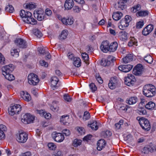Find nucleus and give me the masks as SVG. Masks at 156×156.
<instances>
[{"label": "nucleus", "instance_id": "obj_45", "mask_svg": "<svg viewBox=\"0 0 156 156\" xmlns=\"http://www.w3.org/2000/svg\"><path fill=\"white\" fill-rule=\"evenodd\" d=\"M126 102L129 105L134 104L136 102V99L134 97H131L128 100H126Z\"/></svg>", "mask_w": 156, "mask_h": 156}, {"label": "nucleus", "instance_id": "obj_21", "mask_svg": "<svg viewBox=\"0 0 156 156\" xmlns=\"http://www.w3.org/2000/svg\"><path fill=\"white\" fill-rule=\"evenodd\" d=\"M61 21L64 24L66 25H70L73 23V19L69 17L62 18L61 19Z\"/></svg>", "mask_w": 156, "mask_h": 156}, {"label": "nucleus", "instance_id": "obj_60", "mask_svg": "<svg viewBox=\"0 0 156 156\" xmlns=\"http://www.w3.org/2000/svg\"><path fill=\"white\" fill-rule=\"evenodd\" d=\"M36 113L39 114L41 116H44V115L45 113V112L43 110H37L36 111Z\"/></svg>", "mask_w": 156, "mask_h": 156}, {"label": "nucleus", "instance_id": "obj_9", "mask_svg": "<svg viewBox=\"0 0 156 156\" xmlns=\"http://www.w3.org/2000/svg\"><path fill=\"white\" fill-rule=\"evenodd\" d=\"M28 138V134L24 132H19L17 135L16 140L19 143H25L27 141Z\"/></svg>", "mask_w": 156, "mask_h": 156}, {"label": "nucleus", "instance_id": "obj_54", "mask_svg": "<svg viewBox=\"0 0 156 156\" xmlns=\"http://www.w3.org/2000/svg\"><path fill=\"white\" fill-rule=\"evenodd\" d=\"M64 99L67 102H70L72 100V98L68 94H65L64 95Z\"/></svg>", "mask_w": 156, "mask_h": 156}, {"label": "nucleus", "instance_id": "obj_8", "mask_svg": "<svg viewBox=\"0 0 156 156\" xmlns=\"http://www.w3.org/2000/svg\"><path fill=\"white\" fill-rule=\"evenodd\" d=\"M21 109V106L20 105L16 104L13 106H11L8 108L9 114L11 115L19 114V112H20Z\"/></svg>", "mask_w": 156, "mask_h": 156}, {"label": "nucleus", "instance_id": "obj_12", "mask_svg": "<svg viewBox=\"0 0 156 156\" xmlns=\"http://www.w3.org/2000/svg\"><path fill=\"white\" fill-rule=\"evenodd\" d=\"M52 137L56 141L58 142H61L64 139V136L61 133H53L52 134Z\"/></svg>", "mask_w": 156, "mask_h": 156}, {"label": "nucleus", "instance_id": "obj_57", "mask_svg": "<svg viewBox=\"0 0 156 156\" xmlns=\"http://www.w3.org/2000/svg\"><path fill=\"white\" fill-rule=\"evenodd\" d=\"M5 58L3 55L0 53V63L1 64H5Z\"/></svg>", "mask_w": 156, "mask_h": 156}, {"label": "nucleus", "instance_id": "obj_3", "mask_svg": "<svg viewBox=\"0 0 156 156\" xmlns=\"http://www.w3.org/2000/svg\"><path fill=\"white\" fill-rule=\"evenodd\" d=\"M143 92L146 97H151L155 94L156 89L155 87L151 84L146 85L143 87Z\"/></svg>", "mask_w": 156, "mask_h": 156}, {"label": "nucleus", "instance_id": "obj_22", "mask_svg": "<svg viewBox=\"0 0 156 156\" xmlns=\"http://www.w3.org/2000/svg\"><path fill=\"white\" fill-rule=\"evenodd\" d=\"M115 7L117 9L119 10H122L126 8V4L121 0H119V2L116 5Z\"/></svg>", "mask_w": 156, "mask_h": 156}, {"label": "nucleus", "instance_id": "obj_29", "mask_svg": "<svg viewBox=\"0 0 156 156\" xmlns=\"http://www.w3.org/2000/svg\"><path fill=\"white\" fill-rule=\"evenodd\" d=\"M60 121L63 124L66 125H68V124H69V116L67 115L62 116L61 119Z\"/></svg>", "mask_w": 156, "mask_h": 156}, {"label": "nucleus", "instance_id": "obj_37", "mask_svg": "<svg viewBox=\"0 0 156 156\" xmlns=\"http://www.w3.org/2000/svg\"><path fill=\"white\" fill-rule=\"evenodd\" d=\"M136 40L134 37H131L130 41L128 43V45L129 46H132L133 45L136 46Z\"/></svg>", "mask_w": 156, "mask_h": 156}, {"label": "nucleus", "instance_id": "obj_49", "mask_svg": "<svg viewBox=\"0 0 156 156\" xmlns=\"http://www.w3.org/2000/svg\"><path fill=\"white\" fill-rule=\"evenodd\" d=\"M90 117V115L89 113L87 111L85 112L83 116V119L87 120L89 119Z\"/></svg>", "mask_w": 156, "mask_h": 156}, {"label": "nucleus", "instance_id": "obj_16", "mask_svg": "<svg viewBox=\"0 0 156 156\" xmlns=\"http://www.w3.org/2000/svg\"><path fill=\"white\" fill-rule=\"evenodd\" d=\"M154 26L150 24L147 25L143 30L142 31L143 35L146 36L149 34L153 30Z\"/></svg>", "mask_w": 156, "mask_h": 156}, {"label": "nucleus", "instance_id": "obj_17", "mask_svg": "<svg viewBox=\"0 0 156 156\" xmlns=\"http://www.w3.org/2000/svg\"><path fill=\"white\" fill-rule=\"evenodd\" d=\"M109 46V43L107 41L102 42L100 47L101 50L104 52H107L109 51L108 48Z\"/></svg>", "mask_w": 156, "mask_h": 156}, {"label": "nucleus", "instance_id": "obj_13", "mask_svg": "<svg viewBox=\"0 0 156 156\" xmlns=\"http://www.w3.org/2000/svg\"><path fill=\"white\" fill-rule=\"evenodd\" d=\"M115 60L114 57L112 56L109 55L107 59L101 60V65L105 66H108Z\"/></svg>", "mask_w": 156, "mask_h": 156}, {"label": "nucleus", "instance_id": "obj_61", "mask_svg": "<svg viewBox=\"0 0 156 156\" xmlns=\"http://www.w3.org/2000/svg\"><path fill=\"white\" fill-rule=\"evenodd\" d=\"M73 10L74 12L78 13L80 11L81 9L78 6H75L73 7Z\"/></svg>", "mask_w": 156, "mask_h": 156}, {"label": "nucleus", "instance_id": "obj_36", "mask_svg": "<svg viewBox=\"0 0 156 156\" xmlns=\"http://www.w3.org/2000/svg\"><path fill=\"white\" fill-rule=\"evenodd\" d=\"M149 12L147 10H140L137 12L139 16L140 17L145 16L148 15Z\"/></svg>", "mask_w": 156, "mask_h": 156}, {"label": "nucleus", "instance_id": "obj_18", "mask_svg": "<svg viewBox=\"0 0 156 156\" xmlns=\"http://www.w3.org/2000/svg\"><path fill=\"white\" fill-rule=\"evenodd\" d=\"M58 81L59 80L57 77L55 76L52 77L51 79V87L53 90L59 86L58 83Z\"/></svg>", "mask_w": 156, "mask_h": 156}, {"label": "nucleus", "instance_id": "obj_28", "mask_svg": "<svg viewBox=\"0 0 156 156\" xmlns=\"http://www.w3.org/2000/svg\"><path fill=\"white\" fill-rule=\"evenodd\" d=\"M118 43L116 42H113L109 44V48H108L109 51L114 52L117 48L118 47Z\"/></svg>", "mask_w": 156, "mask_h": 156}, {"label": "nucleus", "instance_id": "obj_64", "mask_svg": "<svg viewBox=\"0 0 156 156\" xmlns=\"http://www.w3.org/2000/svg\"><path fill=\"white\" fill-rule=\"evenodd\" d=\"M92 136L90 134L88 135L87 136H85L83 138V140H84L88 141L89 140H90L92 138Z\"/></svg>", "mask_w": 156, "mask_h": 156}, {"label": "nucleus", "instance_id": "obj_1", "mask_svg": "<svg viewBox=\"0 0 156 156\" xmlns=\"http://www.w3.org/2000/svg\"><path fill=\"white\" fill-rule=\"evenodd\" d=\"M20 15L24 22L32 25L37 24V20L33 18L30 12L22 10L20 12Z\"/></svg>", "mask_w": 156, "mask_h": 156}, {"label": "nucleus", "instance_id": "obj_55", "mask_svg": "<svg viewBox=\"0 0 156 156\" xmlns=\"http://www.w3.org/2000/svg\"><path fill=\"white\" fill-rule=\"evenodd\" d=\"M90 89L93 92L95 91L97 89V87L94 83H91L89 85Z\"/></svg>", "mask_w": 156, "mask_h": 156}, {"label": "nucleus", "instance_id": "obj_10", "mask_svg": "<svg viewBox=\"0 0 156 156\" xmlns=\"http://www.w3.org/2000/svg\"><path fill=\"white\" fill-rule=\"evenodd\" d=\"M34 118L30 114L27 113L24 115L22 119V121L24 124H29L33 122Z\"/></svg>", "mask_w": 156, "mask_h": 156}, {"label": "nucleus", "instance_id": "obj_25", "mask_svg": "<svg viewBox=\"0 0 156 156\" xmlns=\"http://www.w3.org/2000/svg\"><path fill=\"white\" fill-rule=\"evenodd\" d=\"M74 5V2L73 0H66V1L64 6L66 9H71Z\"/></svg>", "mask_w": 156, "mask_h": 156}, {"label": "nucleus", "instance_id": "obj_62", "mask_svg": "<svg viewBox=\"0 0 156 156\" xmlns=\"http://www.w3.org/2000/svg\"><path fill=\"white\" fill-rule=\"evenodd\" d=\"M62 132V133L66 136H69L70 134L69 130L67 129H63Z\"/></svg>", "mask_w": 156, "mask_h": 156}, {"label": "nucleus", "instance_id": "obj_15", "mask_svg": "<svg viewBox=\"0 0 156 156\" xmlns=\"http://www.w3.org/2000/svg\"><path fill=\"white\" fill-rule=\"evenodd\" d=\"M133 67V66L130 65H123L119 66L118 69L120 71L125 73L129 72Z\"/></svg>", "mask_w": 156, "mask_h": 156}, {"label": "nucleus", "instance_id": "obj_59", "mask_svg": "<svg viewBox=\"0 0 156 156\" xmlns=\"http://www.w3.org/2000/svg\"><path fill=\"white\" fill-rule=\"evenodd\" d=\"M40 63L41 65L42 66L47 67L48 66V62H45L44 60H41L40 61Z\"/></svg>", "mask_w": 156, "mask_h": 156}, {"label": "nucleus", "instance_id": "obj_20", "mask_svg": "<svg viewBox=\"0 0 156 156\" xmlns=\"http://www.w3.org/2000/svg\"><path fill=\"white\" fill-rule=\"evenodd\" d=\"M117 84V81L114 77H112L108 84V86L111 89H114Z\"/></svg>", "mask_w": 156, "mask_h": 156}, {"label": "nucleus", "instance_id": "obj_40", "mask_svg": "<svg viewBox=\"0 0 156 156\" xmlns=\"http://www.w3.org/2000/svg\"><path fill=\"white\" fill-rule=\"evenodd\" d=\"M24 6L26 8L31 10L35 8L36 7V5L34 3L30 2L27 4H26Z\"/></svg>", "mask_w": 156, "mask_h": 156}, {"label": "nucleus", "instance_id": "obj_4", "mask_svg": "<svg viewBox=\"0 0 156 156\" xmlns=\"http://www.w3.org/2000/svg\"><path fill=\"white\" fill-rule=\"evenodd\" d=\"M138 121L140 126L144 130L148 131L150 129L151 125L147 119L144 117H141L138 120Z\"/></svg>", "mask_w": 156, "mask_h": 156}, {"label": "nucleus", "instance_id": "obj_34", "mask_svg": "<svg viewBox=\"0 0 156 156\" xmlns=\"http://www.w3.org/2000/svg\"><path fill=\"white\" fill-rule=\"evenodd\" d=\"M22 94H23L22 98L25 101H28L30 100V96L27 92L23 91Z\"/></svg>", "mask_w": 156, "mask_h": 156}, {"label": "nucleus", "instance_id": "obj_30", "mask_svg": "<svg viewBox=\"0 0 156 156\" xmlns=\"http://www.w3.org/2000/svg\"><path fill=\"white\" fill-rule=\"evenodd\" d=\"M58 102L56 101H53L50 105V109L53 111H56L58 110Z\"/></svg>", "mask_w": 156, "mask_h": 156}, {"label": "nucleus", "instance_id": "obj_56", "mask_svg": "<svg viewBox=\"0 0 156 156\" xmlns=\"http://www.w3.org/2000/svg\"><path fill=\"white\" fill-rule=\"evenodd\" d=\"M112 135V133L109 131H106L104 133L103 136L104 138H108Z\"/></svg>", "mask_w": 156, "mask_h": 156}, {"label": "nucleus", "instance_id": "obj_52", "mask_svg": "<svg viewBox=\"0 0 156 156\" xmlns=\"http://www.w3.org/2000/svg\"><path fill=\"white\" fill-rule=\"evenodd\" d=\"M77 130L80 135L84 134L85 133V130L82 127H77Z\"/></svg>", "mask_w": 156, "mask_h": 156}, {"label": "nucleus", "instance_id": "obj_23", "mask_svg": "<svg viewBox=\"0 0 156 156\" xmlns=\"http://www.w3.org/2000/svg\"><path fill=\"white\" fill-rule=\"evenodd\" d=\"M97 144V150L100 151L105 147L106 145V142L104 139H100L98 142Z\"/></svg>", "mask_w": 156, "mask_h": 156}, {"label": "nucleus", "instance_id": "obj_41", "mask_svg": "<svg viewBox=\"0 0 156 156\" xmlns=\"http://www.w3.org/2000/svg\"><path fill=\"white\" fill-rule=\"evenodd\" d=\"M144 60L148 63L151 64L153 61V58L150 55H147L144 58Z\"/></svg>", "mask_w": 156, "mask_h": 156}, {"label": "nucleus", "instance_id": "obj_46", "mask_svg": "<svg viewBox=\"0 0 156 156\" xmlns=\"http://www.w3.org/2000/svg\"><path fill=\"white\" fill-rule=\"evenodd\" d=\"M11 54L13 56L17 57L19 55V52L17 49H12L11 51Z\"/></svg>", "mask_w": 156, "mask_h": 156}, {"label": "nucleus", "instance_id": "obj_43", "mask_svg": "<svg viewBox=\"0 0 156 156\" xmlns=\"http://www.w3.org/2000/svg\"><path fill=\"white\" fill-rule=\"evenodd\" d=\"M34 34L37 37L39 38L42 36L41 31L38 29H35L34 30Z\"/></svg>", "mask_w": 156, "mask_h": 156}, {"label": "nucleus", "instance_id": "obj_2", "mask_svg": "<svg viewBox=\"0 0 156 156\" xmlns=\"http://www.w3.org/2000/svg\"><path fill=\"white\" fill-rule=\"evenodd\" d=\"M14 68L12 64L5 66L2 68V74L5 78L9 81H12L15 79L14 76L11 73L13 70Z\"/></svg>", "mask_w": 156, "mask_h": 156}, {"label": "nucleus", "instance_id": "obj_32", "mask_svg": "<svg viewBox=\"0 0 156 156\" xmlns=\"http://www.w3.org/2000/svg\"><path fill=\"white\" fill-rule=\"evenodd\" d=\"M89 126V127H91V128L95 130H97L98 127L97 124V122L96 121L93 120L91 122L90 124L88 125Z\"/></svg>", "mask_w": 156, "mask_h": 156}, {"label": "nucleus", "instance_id": "obj_44", "mask_svg": "<svg viewBox=\"0 0 156 156\" xmlns=\"http://www.w3.org/2000/svg\"><path fill=\"white\" fill-rule=\"evenodd\" d=\"M82 140H80L75 139L73 142V145L74 147H77L81 144Z\"/></svg>", "mask_w": 156, "mask_h": 156}, {"label": "nucleus", "instance_id": "obj_63", "mask_svg": "<svg viewBox=\"0 0 156 156\" xmlns=\"http://www.w3.org/2000/svg\"><path fill=\"white\" fill-rule=\"evenodd\" d=\"M45 13L46 15L50 16L51 15L52 12L49 9H47L45 10Z\"/></svg>", "mask_w": 156, "mask_h": 156}, {"label": "nucleus", "instance_id": "obj_5", "mask_svg": "<svg viewBox=\"0 0 156 156\" xmlns=\"http://www.w3.org/2000/svg\"><path fill=\"white\" fill-rule=\"evenodd\" d=\"M132 18L131 16H126L124 19H122L119 25V28L121 30H124L128 27L129 25V23L131 20Z\"/></svg>", "mask_w": 156, "mask_h": 156}, {"label": "nucleus", "instance_id": "obj_38", "mask_svg": "<svg viewBox=\"0 0 156 156\" xmlns=\"http://www.w3.org/2000/svg\"><path fill=\"white\" fill-rule=\"evenodd\" d=\"M155 106V104L152 101H149L145 105V108L148 109H152Z\"/></svg>", "mask_w": 156, "mask_h": 156}, {"label": "nucleus", "instance_id": "obj_51", "mask_svg": "<svg viewBox=\"0 0 156 156\" xmlns=\"http://www.w3.org/2000/svg\"><path fill=\"white\" fill-rule=\"evenodd\" d=\"M144 25V21L143 20L137 22V29L141 28Z\"/></svg>", "mask_w": 156, "mask_h": 156}, {"label": "nucleus", "instance_id": "obj_47", "mask_svg": "<svg viewBox=\"0 0 156 156\" xmlns=\"http://www.w3.org/2000/svg\"><path fill=\"white\" fill-rule=\"evenodd\" d=\"M145 100L143 98L140 99V102L138 105V109L144 108V107H145V105L144 103Z\"/></svg>", "mask_w": 156, "mask_h": 156}, {"label": "nucleus", "instance_id": "obj_6", "mask_svg": "<svg viewBox=\"0 0 156 156\" xmlns=\"http://www.w3.org/2000/svg\"><path fill=\"white\" fill-rule=\"evenodd\" d=\"M28 83L31 85H37L39 81L38 76L34 73L30 74L28 76Z\"/></svg>", "mask_w": 156, "mask_h": 156}, {"label": "nucleus", "instance_id": "obj_26", "mask_svg": "<svg viewBox=\"0 0 156 156\" xmlns=\"http://www.w3.org/2000/svg\"><path fill=\"white\" fill-rule=\"evenodd\" d=\"M145 70L144 66L141 64H137V76H140Z\"/></svg>", "mask_w": 156, "mask_h": 156}, {"label": "nucleus", "instance_id": "obj_39", "mask_svg": "<svg viewBox=\"0 0 156 156\" xmlns=\"http://www.w3.org/2000/svg\"><path fill=\"white\" fill-rule=\"evenodd\" d=\"M82 56L84 62H85L86 64L88 65L89 62L88 55L85 53H83L82 54Z\"/></svg>", "mask_w": 156, "mask_h": 156}, {"label": "nucleus", "instance_id": "obj_27", "mask_svg": "<svg viewBox=\"0 0 156 156\" xmlns=\"http://www.w3.org/2000/svg\"><path fill=\"white\" fill-rule=\"evenodd\" d=\"M122 16L123 14L122 12L117 11L113 13L112 18L114 20L117 21L120 19Z\"/></svg>", "mask_w": 156, "mask_h": 156}, {"label": "nucleus", "instance_id": "obj_7", "mask_svg": "<svg viewBox=\"0 0 156 156\" xmlns=\"http://www.w3.org/2000/svg\"><path fill=\"white\" fill-rule=\"evenodd\" d=\"M125 84L129 86H133L136 82V79L133 74H128L124 79Z\"/></svg>", "mask_w": 156, "mask_h": 156}, {"label": "nucleus", "instance_id": "obj_33", "mask_svg": "<svg viewBox=\"0 0 156 156\" xmlns=\"http://www.w3.org/2000/svg\"><path fill=\"white\" fill-rule=\"evenodd\" d=\"M127 33L124 31L119 32V36L122 41H125L127 39Z\"/></svg>", "mask_w": 156, "mask_h": 156}, {"label": "nucleus", "instance_id": "obj_19", "mask_svg": "<svg viewBox=\"0 0 156 156\" xmlns=\"http://www.w3.org/2000/svg\"><path fill=\"white\" fill-rule=\"evenodd\" d=\"M7 130L6 126L3 124L0 125V140H3L5 138V132Z\"/></svg>", "mask_w": 156, "mask_h": 156}, {"label": "nucleus", "instance_id": "obj_42", "mask_svg": "<svg viewBox=\"0 0 156 156\" xmlns=\"http://www.w3.org/2000/svg\"><path fill=\"white\" fill-rule=\"evenodd\" d=\"M5 10L6 12L10 13H12L14 11L13 7L12 5H8L6 6Z\"/></svg>", "mask_w": 156, "mask_h": 156}, {"label": "nucleus", "instance_id": "obj_31", "mask_svg": "<svg viewBox=\"0 0 156 156\" xmlns=\"http://www.w3.org/2000/svg\"><path fill=\"white\" fill-rule=\"evenodd\" d=\"M73 63L75 66L79 67L81 65V60L78 57H76L74 59Z\"/></svg>", "mask_w": 156, "mask_h": 156}, {"label": "nucleus", "instance_id": "obj_53", "mask_svg": "<svg viewBox=\"0 0 156 156\" xmlns=\"http://www.w3.org/2000/svg\"><path fill=\"white\" fill-rule=\"evenodd\" d=\"M49 148L51 150H54L56 147V146L53 143H49L48 145Z\"/></svg>", "mask_w": 156, "mask_h": 156}, {"label": "nucleus", "instance_id": "obj_50", "mask_svg": "<svg viewBox=\"0 0 156 156\" xmlns=\"http://www.w3.org/2000/svg\"><path fill=\"white\" fill-rule=\"evenodd\" d=\"M123 123V121L122 120H120L119 122L116 123L115 125V128L117 129H119L121 127V126L122 125Z\"/></svg>", "mask_w": 156, "mask_h": 156}, {"label": "nucleus", "instance_id": "obj_24", "mask_svg": "<svg viewBox=\"0 0 156 156\" xmlns=\"http://www.w3.org/2000/svg\"><path fill=\"white\" fill-rule=\"evenodd\" d=\"M133 54H127L126 56L122 59L123 62L124 63H127L132 61L133 58Z\"/></svg>", "mask_w": 156, "mask_h": 156}, {"label": "nucleus", "instance_id": "obj_14", "mask_svg": "<svg viewBox=\"0 0 156 156\" xmlns=\"http://www.w3.org/2000/svg\"><path fill=\"white\" fill-rule=\"evenodd\" d=\"M34 17L39 21H42L44 19V13L42 10H38L35 11L34 13Z\"/></svg>", "mask_w": 156, "mask_h": 156}, {"label": "nucleus", "instance_id": "obj_11", "mask_svg": "<svg viewBox=\"0 0 156 156\" xmlns=\"http://www.w3.org/2000/svg\"><path fill=\"white\" fill-rule=\"evenodd\" d=\"M16 46L20 48H25L27 47V44L25 40L21 38H17L15 41Z\"/></svg>", "mask_w": 156, "mask_h": 156}, {"label": "nucleus", "instance_id": "obj_35", "mask_svg": "<svg viewBox=\"0 0 156 156\" xmlns=\"http://www.w3.org/2000/svg\"><path fill=\"white\" fill-rule=\"evenodd\" d=\"M68 35L67 30H63L59 36V39L60 40L65 39L66 38Z\"/></svg>", "mask_w": 156, "mask_h": 156}, {"label": "nucleus", "instance_id": "obj_48", "mask_svg": "<svg viewBox=\"0 0 156 156\" xmlns=\"http://www.w3.org/2000/svg\"><path fill=\"white\" fill-rule=\"evenodd\" d=\"M137 113L140 115H144L147 113V112L144 108L138 109L137 110Z\"/></svg>", "mask_w": 156, "mask_h": 156}, {"label": "nucleus", "instance_id": "obj_58", "mask_svg": "<svg viewBox=\"0 0 156 156\" xmlns=\"http://www.w3.org/2000/svg\"><path fill=\"white\" fill-rule=\"evenodd\" d=\"M69 59L71 60H74V59L76 58V57H75L74 55L72 53L70 52H69L67 55Z\"/></svg>", "mask_w": 156, "mask_h": 156}]
</instances>
